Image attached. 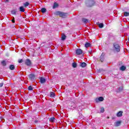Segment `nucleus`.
Masks as SVG:
<instances>
[{"mask_svg": "<svg viewBox=\"0 0 129 129\" xmlns=\"http://www.w3.org/2000/svg\"><path fill=\"white\" fill-rule=\"evenodd\" d=\"M55 15L56 16H59L60 18H66L68 17V13H64L60 11H57L55 12Z\"/></svg>", "mask_w": 129, "mask_h": 129, "instance_id": "obj_1", "label": "nucleus"}, {"mask_svg": "<svg viewBox=\"0 0 129 129\" xmlns=\"http://www.w3.org/2000/svg\"><path fill=\"white\" fill-rule=\"evenodd\" d=\"M114 47L115 49L116 52H120V46L119 44H117L116 43H114L113 44Z\"/></svg>", "mask_w": 129, "mask_h": 129, "instance_id": "obj_2", "label": "nucleus"}, {"mask_svg": "<svg viewBox=\"0 0 129 129\" xmlns=\"http://www.w3.org/2000/svg\"><path fill=\"white\" fill-rule=\"evenodd\" d=\"M76 54L77 55H82L83 54V50L80 48H77L76 50Z\"/></svg>", "mask_w": 129, "mask_h": 129, "instance_id": "obj_3", "label": "nucleus"}, {"mask_svg": "<svg viewBox=\"0 0 129 129\" xmlns=\"http://www.w3.org/2000/svg\"><path fill=\"white\" fill-rule=\"evenodd\" d=\"M29 78L30 79V80H35V79H36V76L34 74H30L29 76Z\"/></svg>", "mask_w": 129, "mask_h": 129, "instance_id": "obj_4", "label": "nucleus"}, {"mask_svg": "<svg viewBox=\"0 0 129 129\" xmlns=\"http://www.w3.org/2000/svg\"><path fill=\"white\" fill-rule=\"evenodd\" d=\"M25 64L27 66H31L32 62H31V60L29 59H27L25 61Z\"/></svg>", "mask_w": 129, "mask_h": 129, "instance_id": "obj_5", "label": "nucleus"}, {"mask_svg": "<svg viewBox=\"0 0 129 129\" xmlns=\"http://www.w3.org/2000/svg\"><path fill=\"white\" fill-rule=\"evenodd\" d=\"M115 126L117 127V126H120L121 124V120L117 121L114 123Z\"/></svg>", "mask_w": 129, "mask_h": 129, "instance_id": "obj_6", "label": "nucleus"}, {"mask_svg": "<svg viewBox=\"0 0 129 129\" xmlns=\"http://www.w3.org/2000/svg\"><path fill=\"white\" fill-rule=\"evenodd\" d=\"M104 53L102 52L101 56H100V60L101 62H103L104 61Z\"/></svg>", "mask_w": 129, "mask_h": 129, "instance_id": "obj_7", "label": "nucleus"}, {"mask_svg": "<svg viewBox=\"0 0 129 129\" xmlns=\"http://www.w3.org/2000/svg\"><path fill=\"white\" fill-rule=\"evenodd\" d=\"M40 82L42 83V84H44L46 82V79L43 77H41L40 78Z\"/></svg>", "mask_w": 129, "mask_h": 129, "instance_id": "obj_8", "label": "nucleus"}, {"mask_svg": "<svg viewBox=\"0 0 129 129\" xmlns=\"http://www.w3.org/2000/svg\"><path fill=\"white\" fill-rule=\"evenodd\" d=\"M122 111H119L118 113H117L116 116H117V117H120L122 116Z\"/></svg>", "mask_w": 129, "mask_h": 129, "instance_id": "obj_9", "label": "nucleus"}, {"mask_svg": "<svg viewBox=\"0 0 129 129\" xmlns=\"http://www.w3.org/2000/svg\"><path fill=\"white\" fill-rule=\"evenodd\" d=\"M16 67H15V65L14 64H11L10 66H9V69H10V70H14V69H15Z\"/></svg>", "mask_w": 129, "mask_h": 129, "instance_id": "obj_10", "label": "nucleus"}, {"mask_svg": "<svg viewBox=\"0 0 129 129\" xmlns=\"http://www.w3.org/2000/svg\"><path fill=\"white\" fill-rule=\"evenodd\" d=\"M97 24L98 25L99 28H100V29H102V28H103V27H104V25H103V23H97Z\"/></svg>", "mask_w": 129, "mask_h": 129, "instance_id": "obj_11", "label": "nucleus"}, {"mask_svg": "<svg viewBox=\"0 0 129 129\" xmlns=\"http://www.w3.org/2000/svg\"><path fill=\"white\" fill-rule=\"evenodd\" d=\"M86 65H87V64H86V62H82V63H81L80 66L82 68H85V67H86Z\"/></svg>", "mask_w": 129, "mask_h": 129, "instance_id": "obj_12", "label": "nucleus"}, {"mask_svg": "<svg viewBox=\"0 0 129 129\" xmlns=\"http://www.w3.org/2000/svg\"><path fill=\"white\" fill-rule=\"evenodd\" d=\"M82 21V22H83V23H85V24H86L87 23H88L89 22L88 21V19H87L86 18H83Z\"/></svg>", "mask_w": 129, "mask_h": 129, "instance_id": "obj_13", "label": "nucleus"}, {"mask_svg": "<svg viewBox=\"0 0 129 129\" xmlns=\"http://www.w3.org/2000/svg\"><path fill=\"white\" fill-rule=\"evenodd\" d=\"M19 11L20 12H22V13H24V12H25V8H24V7L21 6L19 8Z\"/></svg>", "mask_w": 129, "mask_h": 129, "instance_id": "obj_14", "label": "nucleus"}, {"mask_svg": "<svg viewBox=\"0 0 129 129\" xmlns=\"http://www.w3.org/2000/svg\"><path fill=\"white\" fill-rule=\"evenodd\" d=\"M66 35L64 33L62 34V35H61V40H62V41H64V40H66Z\"/></svg>", "mask_w": 129, "mask_h": 129, "instance_id": "obj_15", "label": "nucleus"}, {"mask_svg": "<svg viewBox=\"0 0 129 129\" xmlns=\"http://www.w3.org/2000/svg\"><path fill=\"white\" fill-rule=\"evenodd\" d=\"M125 69H126V68L124 66H122L120 68V70H121V71H124V70H125Z\"/></svg>", "mask_w": 129, "mask_h": 129, "instance_id": "obj_16", "label": "nucleus"}, {"mask_svg": "<svg viewBox=\"0 0 129 129\" xmlns=\"http://www.w3.org/2000/svg\"><path fill=\"white\" fill-rule=\"evenodd\" d=\"M49 96L52 98L55 97V93L51 92L49 95Z\"/></svg>", "mask_w": 129, "mask_h": 129, "instance_id": "obj_17", "label": "nucleus"}, {"mask_svg": "<svg viewBox=\"0 0 129 129\" xmlns=\"http://www.w3.org/2000/svg\"><path fill=\"white\" fill-rule=\"evenodd\" d=\"M59 5L57 4V3L55 2L53 4V9H56V8H58Z\"/></svg>", "mask_w": 129, "mask_h": 129, "instance_id": "obj_18", "label": "nucleus"}, {"mask_svg": "<svg viewBox=\"0 0 129 129\" xmlns=\"http://www.w3.org/2000/svg\"><path fill=\"white\" fill-rule=\"evenodd\" d=\"M46 12H47V9H46V8H42L41 9V12L42 13V14H45V13H46Z\"/></svg>", "mask_w": 129, "mask_h": 129, "instance_id": "obj_19", "label": "nucleus"}, {"mask_svg": "<svg viewBox=\"0 0 129 129\" xmlns=\"http://www.w3.org/2000/svg\"><path fill=\"white\" fill-rule=\"evenodd\" d=\"M91 44L88 42H86L85 44V46L86 47V48H88V47H90V45Z\"/></svg>", "mask_w": 129, "mask_h": 129, "instance_id": "obj_20", "label": "nucleus"}, {"mask_svg": "<svg viewBox=\"0 0 129 129\" xmlns=\"http://www.w3.org/2000/svg\"><path fill=\"white\" fill-rule=\"evenodd\" d=\"M3 66H7V62L6 61V60H3L1 62Z\"/></svg>", "mask_w": 129, "mask_h": 129, "instance_id": "obj_21", "label": "nucleus"}, {"mask_svg": "<svg viewBox=\"0 0 129 129\" xmlns=\"http://www.w3.org/2000/svg\"><path fill=\"white\" fill-rule=\"evenodd\" d=\"M29 5H30V3H29V2H26L24 4V7H25V8H27V7L29 6Z\"/></svg>", "mask_w": 129, "mask_h": 129, "instance_id": "obj_22", "label": "nucleus"}, {"mask_svg": "<svg viewBox=\"0 0 129 129\" xmlns=\"http://www.w3.org/2000/svg\"><path fill=\"white\" fill-rule=\"evenodd\" d=\"M72 67H73V68H76V67H77V63L75 62H73Z\"/></svg>", "mask_w": 129, "mask_h": 129, "instance_id": "obj_23", "label": "nucleus"}, {"mask_svg": "<svg viewBox=\"0 0 129 129\" xmlns=\"http://www.w3.org/2000/svg\"><path fill=\"white\" fill-rule=\"evenodd\" d=\"M55 120V117H51L49 118V121H50L51 122H53Z\"/></svg>", "mask_w": 129, "mask_h": 129, "instance_id": "obj_24", "label": "nucleus"}, {"mask_svg": "<svg viewBox=\"0 0 129 129\" xmlns=\"http://www.w3.org/2000/svg\"><path fill=\"white\" fill-rule=\"evenodd\" d=\"M124 16L125 17H128V16H129V13H128V12H124Z\"/></svg>", "mask_w": 129, "mask_h": 129, "instance_id": "obj_25", "label": "nucleus"}, {"mask_svg": "<svg viewBox=\"0 0 129 129\" xmlns=\"http://www.w3.org/2000/svg\"><path fill=\"white\" fill-rule=\"evenodd\" d=\"M104 99L102 97H100L98 98V101H103Z\"/></svg>", "mask_w": 129, "mask_h": 129, "instance_id": "obj_26", "label": "nucleus"}, {"mask_svg": "<svg viewBox=\"0 0 129 129\" xmlns=\"http://www.w3.org/2000/svg\"><path fill=\"white\" fill-rule=\"evenodd\" d=\"M100 112L103 113L104 112V108L103 107H101Z\"/></svg>", "mask_w": 129, "mask_h": 129, "instance_id": "obj_27", "label": "nucleus"}, {"mask_svg": "<svg viewBox=\"0 0 129 129\" xmlns=\"http://www.w3.org/2000/svg\"><path fill=\"white\" fill-rule=\"evenodd\" d=\"M11 13L13 15H16V14H17V11L13 10L11 11Z\"/></svg>", "mask_w": 129, "mask_h": 129, "instance_id": "obj_28", "label": "nucleus"}, {"mask_svg": "<svg viewBox=\"0 0 129 129\" xmlns=\"http://www.w3.org/2000/svg\"><path fill=\"white\" fill-rule=\"evenodd\" d=\"M119 91H122L123 90V87L121 86L118 89Z\"/></svg>", "mask_w": 129, "mask_h": 129, "instance_id": "obj_29", "label": "nucleus"}, {"mask_svg": "<svg viewBox=\"0 0 129 129\" xmlns=\"http://www.w3.org/2000/svg\"><path fill=\"white\" fill-rule=\"evenodd\" d=\"M28 90H29L30 91L33 90V87H32V86H30L28 87Z\"/></svg>", "mask_w": 129, "mask_h": 129, "instance_id": "obj_30", "label": "nucleus"}, {"mask_svg": "<svg viewBox=\"0 0 129 129\" xmlns=\"http://www.w3.org/2000/svg\"><path fill=\"white\" fill-rule=\"evenodd\" d=\"M11 21L13 24H15V17H13V19Z\"/></svg>", "mask_w": 129, "mask_h": 129, "instance_id": "obj_31", "label": "nucleus"}, {"mask_svg": "<svg viewBox=\"0 0 129 129\" xmlns=\"http://www.w3.org/2000/svg\"><path fill=\"white\" fill-rule=\"evenodd\" d=\"M4 86V83H0V87H3Z\"/></svg>", "mask_w": 129, "mask_h": 129, "instance_id": "obj_32", "label": "nucleus"}, {"mask_svg": "<svg viewBox=\"0 0 129 129\" xmlns=\"http://www.w3.org/2000/svg\"><path fill=\"white\" fill-rule=\"evenodd\" d=\"M18 62H19V63H22V62H23V59H19V60H18Z\"/></svg>", "mask_w": 129, "mask_h": 129, "instance_id": "obj_33", "label": "nucleus"}, {"mask_svg": "<svg viewBox=\"0 0 129 129\" xmlns=\"http://www.w3.org/2000/svg\"><path fill=\"white\" fill-rule=\"evenodd\" d=\"M34 122H35V123H37V122H38V120H35Z\"/></svg>", "mask_w": 129, "mask_h": 129, "instance_id": "obj_34", "label": "nucleus"}, {"mask_svg": "<svg viewBox=\"0 0 129 129\" xmlns=\"http://www.w3.org/2000/svg\"><path fill=\"white\" fill-rule=\"evenodd\" d=\"M107 118H109V117H108Z\"/></svg>", "mask_w": 129, "mask_h": 129, "instance_id": "obj_35", "label": "nucleus"}]
</instances>
